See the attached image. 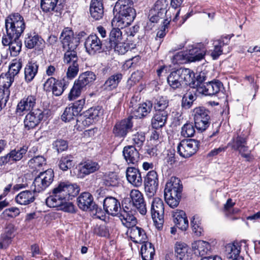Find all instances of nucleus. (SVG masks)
Returning <instances> with one entry per match:
<instances>
[{
	"label": "nucleus",
	"instance_id": "nucleus-44",
	"mask_svg": "<svg viewBox=\"0 0 260 260\" xmlns=\"http://www.w3.org/2000/svg\"><path fill=\"white\" fill-rule=\"evenodd\" d=\"M110 46L123 41L122 31L119 28H113L109 34Z\"/></svg>",
	"mask_w": 260,
	"mask_h": 260
},
{
	"label": "nucleus",
	"instance_id": "nucleus-48",
	"mask_svg": "<svg viewBox=\"0 0 260 260\" xmlns=\"http://www.w3.org/2000/svg\"><path fill=\"white\" fill-rule=\"evenodd\" d=\"M195 124L193 123H186L184 124L181 131V135L184 138L192 137L195 133Z\"/></svg>",
	"mask_w": 260,
	"mask_h": 260
},
{
	"label": "nucleus",
	"instance_id": "nucleus-41",
	"mask_svg": "<svg viewBox=\"0 0 260 260\" xmlns=\"http://www.w3.org/2000/svg\"><path fill=\"white\" fill-rule=\"evenodd\" d=\"M188 247L184 243L177 242L175 247V254L179 260H188Z\"/></svg>",
	"mask_w": 260,
	"mask_h": 260
},
{
	"label": "nucleus",
	"instance_id": "nucleus-29",
	"mask_svg": "<svg viewBox=\"0 0 260 260\" xmlns=\"http://www.w3.org/2000/svg\"><path fill=\"white\" fill-rule=\"evenodd\" d=\"M127 181L136 187L140 186L142 183V178L138 169L134 167L127 168L126 172Z\"/></svg>",
	"mask_w": 260,
	"mask_h": 260
},
{
	"label": "nucleus",
	"instance_id": "nucleus-20",
	"mask_svg": "<svg viewBox=\"0 0 260 260\" xmlns=\"http://www.w3.org/2000/svg\"><path fill=\"white\" fill-rule=\"evenodd\" d=\"M103 207L105 212L112 216L119 214L120 204L118 200L112 197L106 198L103 202Z\"/></svg>",
	"mask_w": 260,
	"mask_h": 260
},
{
	"label": "nucleus",
	"instance_id": "nucleus-42",
	"mask_svg": "<svg viewBox=\"0 0 260 260\" xmlns=\"http://www.w3.org/2000/svg\"><path fill=\"white\" fill-rule=\"evenodd\" d=\"M76 49H66V51L64 54L63 62L68 65L78 63L79 58L75 51Z\"/></svg>",
	"mask_w": 260,
	"mask_h": 260
},
{
	"label": "nucleus",
	"instance_id": "nucleus-6",
	"mask_svg": "<svg viewBox=\"0 0 260 260\" xmlns=\"http://www.w3.org/2000/svg\"><path fill=\"white\" fill-rule=\"evenodd\" d=\"M5 27L9 36L19 38L25 28L23 17L17 13L9 15L5 19Z\"/></svg>",
	"mask_w": 260,
	"mask_h": 260
},
{
	"label": "nucleus",
	"instance_id": "nucleus-50",
	"mask_svg": "<svg viewBox=\"0 0 260 260\" xmlns=\"http://www.w3.org/2000/svg\"><path fill=\"white\" fill-rule=\"evenodd\" d=\"M167 4L165 0H158L155 4V9L158 11V16L155 18V17H152L150 20L154 22V20L157 21V17H161L164 13H167L166 11Z\"/></svg>",
	"mask_w": 260,
	"mask_h": 260
},
{
	"label": "nucleus",
	"instance_id": "nucleus-5",
	"mask_svg": "<svg viewBox=\"0 0 260 260\" xmlns=\"http://www.w3.org/2000/svg\"><path fill=\"white\" fill-rule=\"evenodd\" d=\"M194 77L193 73L189 69L180 68L172 72L167 78V82L172 88L181 87L182 84H190Z\"/></svg>",
	"mask_w": 260,
	"mask_h": 260
},
{
	"label": "nucleus",
	"instance_id": "nucleus-18",
	"mask_svg": "<svg viewBox=\"0 0 260 260\" xmlns=\"http://www.w3.org/2000/svg\"><path fill=\"white\" fill-rule=\"evenodd\" d=\"M78 206L83 211L97 210V206L93 202L92 195L87 192L81 193L77 198Z\"/></svg>",
	"mask_w": 260,
	"mask_h": 260
},
{
	"label": "nucleus",
	"instance_id": "nucleus-59",
	"mask_svg": "<svg viewBox=\"0 0 260 260\" xmlns=\"http://www.w3.org/2000/svg\"><path fill=\"white\" fill-rule=\"evenodd\" d=\"M68 70L66 73L67 78V79L72 80L77 75L79 72V63L68 65Z\"/></svg>",
	"mask_w": 260,
	"mask_h": 260
},
{
	"label": "nucleus",
	"instance_id": "nucleus-45",
	"mask_svg": "<svg viewBox=\"0 0 260 260\" xmlns=\"http://www.w3.org/2000/svg\"><path fill=\"white\" fill-rule=\"evenodd\" d=\"M22 60L20 59H13L9 67L8 73L14 78L19 73L22 68Z\"/></svg>",
	"mask_w": 260,
	"mask_h": 260
},
{
	"label": "nucleus",
	"instance_id": "nucleus-19",
	"mask_svg": "<svg viewBox=\"0 0 260 260\" xmlns=\"http://www.w3.org/2000/svg\"><path fill=\"white\" fill-rule=\"evenodd\" d=\"M136 100L133 98L130 102L129 106L134 109V114L137 117L141 118L146 116L151 112L153 104L150 101H147L139 105L138 107L134 106Z\"/></svg>",
	"mask_w": 260,
	"mask_h": 260
},
{
	"label": "nucleus",
	"instance_id": "nucleus-56",
	"mask_svg": "<svg viewBox=\"0 0 260 260\" xmlns=\"http://www.w3.org/2000/svg\"><path fill=\"white\" fill-rule=\"evenodd\" d=\"M104 183L107 186H115L118 184V178L117 175L111 172L105 176Z\"/></svg>",
	"mask_w": 260,
	"mask_h": 260
},
{
	"label": "nucleus",
	"instance_id": "nucleus-22",
	"mask_svg": "<svg viewBox=\"0 0 260 260\" xmlns=\"http://www.w3.org/2000/svg\"><path fill=\"white\" fill-rule=\"evenodd\" d=\"M223 87L222 83L219 80L207 82L200 88V92L206 95H213L218 93Z\"/></svg>",
	"mask_w": 260,
	"mask_h": 260
},
{
	"label": "nucleus",
	"instance_id": "nucleus-52",
	"mask_svg": "<svg viewBox=\"0 0 260 260\" xmlns=\"http://www.w3.org/2000/svg\"><path fill=\"white\" fill-rule=\"evenodd\" d=\"M79 85V84H78V83L75 81L74 85L68 95V99L70 101L74 100L80 96L81 91L84 88Z\"/></svg>",
	"mask_w": 260,
	"mask_h": 260
},
{
	"label": "nucleus",
	"instance_id": "nucleus-10",
	"mask_svg": "<svg viewBox=\"0 0 260 260\" xmlns=\"http://www.w3.org/2000/svg\"><path fill=\"white\" fill-rule=\"evenodd\" d=\"M199 142L195 139H187L181 141L177 146L179 155L184 158H188L198 151Z\"/></svg>",
	"mask_w": 260,
	"mask_h": 260
},
{
	"label": "nucleus",
	"instance_id": "nucleus-1",
	"mask_svg": "<svg viewBox=\"0 0 260 260\" xmlns=\"http://www.w3.org/2000/svg\"><path fill=\"white\" fill-rule=\"evenodd\" d=\"M133 4L132 0H118L116 2L114 11L119 14V16L117 18H115L113 21H116V25L118 27H126L134 21L136 12L133 7Z\"/></svg>",
	"mask_w": 260,
	"mask_h": 260
},
{
	"label": "nucleus",
	"instance_id": "nucleus-63",
	"mask_svg": "<svg viewBox=\"0 0 260 260\" xmlns=\"http://www.w3.org/2000/svg\"><path fill=\"white\" fill-rule=\"evenodd\" d=\"M53 145L58 152H60L67 150L68 147L67 141L61 139L55 141Z\"/></svg>",
	"mask_w": 260,
	"mask_h": 260
},
{
	"label": "nucleus",
	"instance_id": "nucleus-26",
	"mask_svg": "<svg viewBox=\"0 0 260 260\" xmlns=\"http://www.w3.org/2000/svg\"><path fill=\"white\" fill-rule=\"evenodd\" d=\"M54 194H50L46 199V204L49 207H59L60 209L67 212L73 213L75 211L74 206L72 203L69 202L70 200H66L61 204H56L55 201L52 203V198L57 199L54 197Z\"/></svg>",
	"mask_w": 260,
	"mask_h": 260
},
{
	"label": "nucleus",
	"instance_id": "nucleus-24",
	"mask_svg": "<svg viewBox=\"0 0 260 260\" xmlns=\"http://www.w3.org/2000/svg\"><path fill=\"white\" fill-rule=\"evenodd\" d=\"M100 168V166L97 162L92 160L85 161L79 165L78 175L81 178H83L86 175L97 171Z\"/></svg>",
	"mask_w": 260,
	"mask_h": 260
},
{
	"label": "nucleus",
	"instance_id": "nucleus-57",
	"mask_svg": "<svg viewBox=\"0 0 260 260\" xmlns=\"http://www.w3.org/2000/svg\"><path fill=\"white\" fill-rule=\"evenodd\" d=\"M43 179L39 175L36 177L33 182L35 186L34 192H39L44 190L48 187Z\"/></svg>",
	"mask_w": 260,
	"mask_h": 260
},
{
	"label": "nucleus",
	"instance_id": "nucleus-16",
	"mask_svg": "<svg viewBox=\"0 0 260 260\" xmlns=\"http://www.w3.org/2000/svg\"><path fill=\"white\" fill-rule=\"evenodd\" d=\"M132 205L138 210L142 215H145L147 212L146 203L142 193L137 189H132L130 192Z\"/></svg>",
	"mask_w": 260,
	"mask_h": 260
},
{
	"label": "nucleus",
	"instance_id": "nucleus-7",
	"mask_svg": "<svg viewBox=\"0 0 260 260\" xmlns=\"http://www.w3.org/2000/svg\"><path fill=\"white\" fill-rule=\"evenodd\" d=\"M195 127L200 131H205L210 124V112L203 107L195 108L192 112Z\"/></svg>",
	"mask_w": 260,
	"mask_h": 260
},
{
	"label": "nucleus",
	"instance_id": "nucleus-40",
	"mask_svg": "<svg viewBox=\"0 0 260 260\" xmlns=\"http://www.w3.org/2000/svg\"><path fill=\"white\" fill-rule=\"evenodd\" d=\"M96 79V76L93 72L87 71L81 74L76 81L79 86L84 88L88 84L92 83Z\"/></svg>",
	"mask_w": 260,
	"mask_h": 260
},
{
	"label": "nucleus",
	"instance_id": "nucleus-37",
	"mask_svg": "<svg viewBox=\"0 0 260 260\" xmlns=\"http://www.w3.org/2000/svg\"><path fill=\"white\" fill-rule=\"evenodd\" d=\"M14 77L8 73H3L0 75V87L3 88V92L5 94L10 95L9 88L14 81Z\"/></svg>",
	"mask_w": 260,
	"mask_h": 260
},
{
	"label": "nucleus",
	"instance_id": "nucleus-54",
	"mask_svg": "<svg viewBox=\"0 0 260 260\" xmlns=\"http://www.w3.org/2000/svg\"><path fill=\"white\" fill-rule=\"evenodd\" d=\"M72 158L71 156H62L59 160V168L64 171L70 169L73 166Z\"/></svg>",
	"mask_w": 260,
	"mask_h": 260
},
{
	"label": "nucleus",
	"instance_id": "nucleus-51",
	"mask_svg": "<svg viewBox=\"0 0 260 260\" xmlns=\"http://www.w3.org/2000/svg\"><path fill=\"white\" fill-rule=\"evenodd\" d=\"M58 0H41V7L44 12H48L54 10Z\"/></svg>",
	"mask_w": 260,
	"mask_h": 260
},
{
	"label": "nucleus",
	"instance_id": "nucleus-11",
	"mask_svg": "<svg viewBox=\"0 0 260 260\" xmlns=\"http://www.w3.org/2000/svg\"><path fill=\"white\" fill-rule=\"evenodd\" d=\"M85 103V100L82 99L73 104H69L61 115L62 120L65 122H69L74 119L82 111Z\"/></svg>",
	"mask_w": 260,
	"mask_h": 260
},
{
	"label": "nucleus",
	"instance_id": "nucleus-17",
	"mask_svg": "<svg viewBox=\"0 0 260 260\" xmlns=\"http://www.w3.org/2000/svg\"><path fill=\"white\" fill-rule=\"evenodd\" d=\"M86 51L90 55L100 52L102 48V42L96 35H90L84 43Z\"/></svg>",
	"mask_w": 260,
	"mask_h": 260
},
{
	"label": "nucleus",
	"instance_id": "nucleus-14",
	"mask_svg": "<svg viewBox=\"0 0 260 260\" xmlns=\"http://www.w3.org/2000/svg\"><path fill=\"white\" fill-rule=\"evenodd\" d=\"M60 39L64 50L76 49L79 44L80 37H75L73 30L67 27L63 29L60 36Z\"/></svg>",
	"mask_w": 260,
	"mask_h": 260
},
{
	"label": "nucleus",
	"instance_id": "nucleus-8",
	"mask_svg": "<svg viewBox=\"0 0 260 260\" xmlns=\"http://www.w3.org/2000/svg\"><path fill=\"white\" fill-rule=\"evenodd\" d=\"M164 204L161 199L154 198L151 202V213L156 228L161 229L164 222Z\"/></svg>",
	"mask_w": 260,
	"mask_h": 260
},
{
	"label": "nucleus",
	"instance_id": "nucleus-33",
	"mask_svg": "<svg viewBox=\"0 0 260 260\" xmlns=\"http://www.w3.org/2000/svg\"><path fill=\"white\" fill-rule=\"evenodd\" d=\"M122 79V75L117 73L109 77L102 86L104 90L112 91L116 89Z\"/></svg>",
	"mask_w": 260,
	"mask_h": 260
},
{
	"label": "nucleus",
	"instance_id": "nucleus-61",
	"mask_svg": "<svg viewBox=\"0 0 260 260\" xmlns=\"http://www.w3.org/2000/svg\"><path fill=\"white\" fill-rule=\"evenodd\" d=\"M28 163L32 167L37 168L46 164V159L43 156L38 155L29 160Z\"/></svg>",
	"mask_w": 260,
	"mask_h": 260
},
{
	"label": "nucleus",
	"instance_id": "nucleus-46",
	"mask_svg": "<svg viewBox=\"0 0 260 260\" xmlns=\"http://www.w3.org/2000/svg\"><path fill=\"white\" fill-rule=\"evenodd\" d=\"M168 100L166 96H159L154 101V108L156 112L165 111L168 106Z\"/></svg>",
	"mask_w": 260,
	"mask_h": 260
},
{
	"label": "nucleus",
	"instance_id": "nucleus-60",
	"mask_svg": "<svg viewBox=\"0 0 260 260\" xmlns=\"http://www.w3.org/2000/svg\"><path fill=\"white\" fill-rule=\"evenodd\" d=\"M145 140L144 134L142 132H138L132 137L133 144L138 147H141Z\"/></svg>",
	"mask_w": 260,
	"mask_h": 260
},
{
	"label": "nucleus",
	"instance_id": "nucleus-13",
	"mask_svg": "<svg viewBox=\"0 0 260 260\" xmlns=\"http://www.w3.org/2000/svg\"><path fill=\"white\" fill-rule=\"evenodd\" d=\"M145 190L147 196L151 198L156 193L158 186V175L154 170L148 172L144 178Z\"/></svg>",
	"mask_w": 260,
	"mask_h": 260
},
{
	"label": "nucleus",
	"instance_id": "nucleus-58",
	"mask_svg": "<svg viewBox=\"0 0 260 260\" xmlns=\"http://www.w3.org/2000/svg\"><path fill=\"white\" fill-rule=\"evenodd\" d=\"M39 175L44 178V182L47 184L48 186L52 182L54 178V172L52 169H48L46 171L41 172Z\"/></svg>",
	"mask_w": 260,
	"mask_h": 260
},
{
	"label": "nucleus",
	"instance_id": "nucleus-9",
	"mask_svg": "<svg viewBox=\"0 0 260 260\" xmlns=\"http://www.w3.org/2000/svg\"><path fill=\"white\" fill-rule=\"evenodd\" d=\"M69 84V81L64 78L56 80L53 77H50L44 83V89L47 92L52 91L53 95L58 96L62 94Z\"/></svg>",
	"mask_w": 260,
	"mask_h": 260
},
{
	"label": "nucleus",
	"instance_id": "nucleus-39",
	"mask_svg": "<svg viewBox=\"0 0 260 260\" xmlns=\"http://www.w3.org/2000/svg\"><path fill=\"white\" fill-rule=\"evenodd\" d=\"M141 248V254L143 260H152L155 253L153 245L149 242H143Z\"/></svg>",
	"mask_w": 260,
	"mask_h": 260
},
{
	"label": "nucleus",
	"instance_id": "nucleus-2",
	"mask_svg": "<svg viewBox=\"0 0 260 260\" xmlns=\"http://www.w3.org/2000/svg\"><path fill=\"white\" fill-rule=\"evenodd\" d=\"M180 183V180L174 176L166 183L164 189L165 200L172 208L177 207L180 201L183 188Z\"/></svg>",
	"mask_w": 260,
	"mask_h": 260
},
{
	"label": "nucleus",
	"instance_id": "nucleus-55",
	"mask_svg": "<svg viewBox=\"0 0 260 260\" xmlns=\"http://www.w3.org/2000/svg\"><path fill=\"white\" fill-rule=\"evenodd\" d=\"M101 114V108L99 107H97L95 108H91L88 109L85 113V115L92 121L93 122H95L98 120Z\"/></svg>",
	"mask_w": 260,
	"mask_h": 260
},
{
	"label": "nucleus",
	"instance_id": "nucleus-53",
	"mask_svg": "<svg viewBox=\"0 0 260 260\" xmlns=\"http://www.w3.org/2000/svg\"><path fill=\"white\" fill-rule=\"evenodd\" d=\"M41 39L38 35L28 36L25 38L24 43L26 47L32 49L41 43Z\"/></svg>",
	"mask_w": 260,
	"mask_h": 260
},
{
	"label": "nucleus",
	"instance_id": "nucleus-27",
	"mask_svg": "<svg viewBox=\"0 0 260 260\" xmlns=\"http://www.w3.org/2000/svg\"><path fill=\"white\" fill-rule=\"evenodd\" d=\"M230 41L229 36L221 37L220 39L213 41V45L214 49L212 50L211 56L213 59H217L223 53V47L227 45Z\"/></svg>",
	"mask_w": 260,
	"mask_h": 260
},
{
	"label": "nucleus",
	"instance_id": "nucleus-3",
	"mask_svg": "<svg viewBox=\"0 0 260 260\" xmlns=\"http://www.w3.org/2000/svg\"><path fill=\"white\" fill-rule=\"evenodd\" d=\"M80 191L79 186L76 184H71L69 182H61L52 190L50 194H54L57 199L52 198V203L61 204L66 200H71L77 196Z\"/></svg>",
	"mask_w": 260,
	"mask_h": 260
},
{
	"label": "nucleus",
	"instance_id": "nucleus-23",
	"mask_svg": "<svg viewBox=\"0 0 260 260\" xmlns=\"http://www.w3.org/2000/svg\"><path fill=\"white\" fill-rule=\"evenodd\" d=\"M127 234L129 236L131 239L136 243L145 242L147 239L144 230L136 225L128 228Z\"/></svg>",
	"mask_w": 260,
	"mask_h": 260
},
{
	"label": "nucleus",
	"instance_id": "nucleus-34",
	"mask_svg": "<svg viewBox=\"0 0 260 260\" xmlns=\"http://www.w3.org/2000/svg\"><path fill=\"white\" fill-rule=\"evenodd\" d=\"M168 112L166 111L156 112L151 120L153 128L158 129L164 126L167 121Z\"/></svg>",
	"mask_w": 260,
	"mask_h": 260
},
{
	"label": "nucleus",
	"instance_id": "nucleus-64",
	"mask_svg": "<svg viewBox=\"0 0 260 260\" xmlns=\"http://www.w3.org/2000/svg\"><path fill=\"white\" fill-rule=\"evenodd\" d=\"M19 209L17 207H11L5 210L3 212L4 215L6 217L14 218L20 214Z\"/></svg>",
	"mask_w": 260,
	"mask_h": 260
},
{
	"label": "nucleus",
	"instance_id": "nucleus-31",
	"mask_svg": "<svg viewBox=\"0 0 260 260\" xmlns=\"http://www.w3.org/2000/svg\"><path fill=\"white\" fill-rule=\"evenodd\" d=\"M91 17L95 20L101 19L104 15V7L102 0H91L90 6Z\"/></svg>",
	"mask_w": 260,
	"mask_h": 260
},
{
	"label": "nucleus",
	"instance_id": "nucleus-32",
	"mask_svg": "<svg viewBox=\"0 0 260 260\" xmlns=\"http://www.w3.org/2000/svg\"><path fill=\"white\" fill-rule=\"evenodd\" d=\"M15 200L17 204L26 206L35 201V196L32 191H22L15 197Z\"/></svg>",
	"mask_w": 260,
	"mask_h": 260
},
{
	"label": "nucleus",
	"instance_id": "nucleus-47",
	"mask_svg": "<svg viewBox=\"0 0 260 260\" xmlns=\"http://www.w3.org/2000/svg\"><path fill=\"white\" fill-rule=\"evenodd\" d=\"M22 42L19 38L14 39L9 46V50L10 54L12 56H17L20 53L21 50Z\"/></svg>",
	"mask_w": 260,
	"mask_h": 260
},
{
	"label": "nucleus",
	"instance_id": "nucleus-28",
	"mask_svg": "<svg viewBox=\"0 0 260 260\" xmlns=\"http://www.w3.org/2000/svg\"><path fill=\"white\" fill-rule=\"evenodd\" d=\"M173 221L176 225L182 231L188 227V221L185 213L183 210H176L172 212Z\"/></svg>",
	"mask_w": 260,
	"mask_h": 260
},
{
	"label": "nucleus",
	"instance_id": "nucleus-15",
	"mask_svg": "<svg viewBox=\"0 0 260 260\" xmlns=\"http://www.w3.org/2000/svg\"><path fill=\"white\" fill-rule=\"evenodd\" d=\"M44 117L43 111L39 109H37L30 111L26 116L24 120V127L27 130H30L35 128Z\"/></svg>",
	"mask_w": 260,
	"mask_h": 260
},
{
	"label": "nucleus",
	"instance_id": "nucleus-62",
	"mask_svg": "<svg viewBox=\"0 0 260 260\" xmlns=\"http://www.w3.org/2000/svg\"><path fill=\"white\" fill-rule=\"evenodd\" d=\"M111 47L113 48L115 51H117L120 54H124L129 49V46L127 44L124 43L123 41L117 43L116 44L113 45Z\"/></svg>",
	"mask_w": 260,
	"mask_h": 260
},
{
	"label": "nucleus",
	"instance_id": "nucleus-12",
	"mask_svg": "<svg viewBox=\"0 0 260 260\" xmlns=\"http://www.w3.org/2000/svg\"><path fill=\"white\" fill-rule=\"evenodd\" d=\"M132 118L128 117L127 118L118 121L113 126L112 132L115 137L124 139L127 134L129 133L133 127Z\"/></svg>",
	"mask_w": 260,
	"mask_h": 260
},
{
	"label": "nucleus",
	"instance_id": "nucleus-21",
	"mask_svg": "<svg viewBox=\"0 0 260 260\" xmlns=\"http://www.w3.org/2000/svg\"><path fill=\"white\" fill-rule=\"evenodd\" d=\"M37 98L35 95H29L24 96L18 103L16 111L17 112H23L24 111H32L36 105Z\"/></svg>",
	"mask_w": 260,
	"mask_h": 260
},
{
	"label": "nucleus",
	"instance_id": "nucleus-30",
	"mask_svg": "<svg viewBox=\"0 0 260 260\" xmlns=\"http://www.w3.org/2000/svg\"><path fill=\"white\" fill-rule=\"evenodd\" d=\"M206 52V49L201 45H197L190 49L187 58L189 61L195 62L202 59Z\"/></svg>",
	"mask_w": 260,
	"mask_h": 260
},
{
	"label": "nucleus",
	"instance_id": "nucleus-38",
	"mask_svg": "<svg viewBox=\"0 0 260 260\" xmlns=\"http://www.w3.org/2000/svg\"><path fill=\"white\" fill-rule=\"evenodd\" d=\"M210 247V244L208 242L202 240L196 241L192 244L194 254L201 256L207 254Z\"/></svg>",
	"mask_w": 260,
	"mask_h": 260
},
{
	"label": "nucleus",
	"instance_id": "nucleus-43",
	"mask_svg": "<svg viewBox=\"0 0 260 260\" xmlns=\"http://www.w3.org/2000/svg\"><path fill=\"white\" fill-rule=\"evenodd\" d=\"M243 241H235L233 243L227 245L226 248L230 251L229 253L230 258H234L235 257L240 256L239 254L241 250V243Z\"/></svg>",
	"mask_w": 260,
	"mask_h": 260
},
{
	"label": "nucleus",
	"instance_id": "nucleus-35",
	"mask_svg": "<svg viewBox=\"0 0 260 260\" xmlns=\"http://www.w3.org/2000/svg\"><path fill=\"white\" fill-rule=\"evenodd\" d=\"M119 218L122 222V224L129 228L130 227L136 225L137 223V218L134 216L133 212H128V211H120L119 214Z\"/></svg>",
	"mask_w": 260,
	"mask_h": 260
},
{
	"label": "nucleus",
	"instance_id": "nucleus-49",
	"mask_svg": "<svg viewBox=\"0 0 260 260\" xmlns=\"http://www.w3.org/2000/svg\"><path fill=\"white\" fill-rule=\"evenodd\" d=\"M27 150V148L26 147H22L19 149H14L9 153L12 161H16L20 160L26 153Z\"/></svg>",
	"mask_w": 260,
	"mask_h": 260
},
{
	"label": "nucleus",
	"instance_id": "nucleus-36",
	"mask_svg": "<svg viewBox=\"0 0 260 260\" xmlns=\"http://www.w3.org/2000/svg\"><path fill=\"white\" fill-rule=\"evenodd\" d=\"M39 66L36 62L29 61L24 69V76L27 82L31 81L38 73Z\"/></svg>",
	"mask_w": 260,
	"mask_h": 260
},
{
	"label": "nucleus",
	"instance_id": "nucleus-25",
	"mask_svg": "<svg viewBox=\"0 0 260 260\" xmlns=\"http://www.w3.org/2000/svg\"><path fill=\"white\" fill-rule=\"evenodd\" d=\"M123 155L128 165H136L140 159V154L134 146H127L124 147Z\"/></svg>",
	"mask_w": 260,
	"mask_h": 260
},
{
	"label": "nucleus",
	"instance_id": "nucleus-4",
	"mask_svg": "<svg viewBox=\"0 0 260 260\" xmlns=\"http://www.w3.org/2000/svg\"><path fill=\"white\" fill-rule=\"evenodd\" d=\"M228 147L234 151H238L239 154L248 161L251 160L252 156L251 150L247 146V137L243 134L239 129L234 135L232 139L228 144Z\"/></svg>",
	"mask_w": 260,
	"mask_h": 260
}]
</instances>
